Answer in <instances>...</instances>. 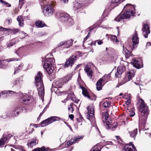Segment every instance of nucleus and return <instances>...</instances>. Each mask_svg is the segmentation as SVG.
I'll return each mask as SVG.
<instances>
[{"label": "nucleus", "mask_w": 151, "mask_h": 151, "mask_svg": "<svg viewBox=\"0 0 151 151\" xmlns=\"http://www.w3.org/2000/svg\"><path fill=\"white\" fill-rule=\"evenodd\" d=\"M94 26H93V27H91L88 28V29L89 30L90 32L91 31V30L93 29L94 28Z\"/></svg>", "instance_id": "338daca9"}, {"label": "nucleus", "mask_w": 151, "mask_h": 151, "mask_svg": "<svg viewBox=\"0 0 151 151\" xmlns=\"http://www.w3.org/2000/svg\"><path fill=\"white\" fill-rule=\"evenodd\" d=\"M139 105V110L141 113V115L146 118L148 114V108L144 102V101L140 99L138 103Z\"/></svg>", "instance_id": "423d86ee"}, {"label": "nucleus", "mask_w": 151, "mask_h": 151, "mask_svg": "<svg viewBox=\"0 0 151 151\" xmlns=\"http://www.w3.org/2000/svg\"><path fill=\"white\" fill-rule=\"evenodd\" d=\"M135 75V71L132 70H129L127 74V76L125 79L126 82L131 80Z\"/></svg>", "instance_id": "4be33fe9"}, {"label": "nucleus", "mask_w": 151, "mask_h": 151, "mask_svg": "<svg viewBox=\"0 0 151 151\" xmlns=\"http://www.w3.org/2000/svg\"><path fill=\"white\" fill-rule=\"evenodd\" d=\"M8 30H9L8 29L5 28L0 26V31H7Z\"/></svg>", "instance_id": "5fc2aeb1"}, {"label": "nucleus", "mask_w": 151, "mask_h": 151, "mask_svg": "<svg viewBox=\"0 0 151 151\" xmlns=\"http://www.w3.org/2000/svg\"><path fill=\"white\" fill-rule=\"evenodd\" d=\"M123 10L125 12L122 14H119L115 18V20L118 22L122 21L124 19L129 18L131 16H134L135 13L134 6L129 4L124 6Z\"/></svg>", "instance_id": "f257e3e1"}, {"label": "nucleus", "mask_w": 151, "mask_h": 151, "mask_svg": "<svg viewBox=\"0 0 151 151\" xmlns=\"http://www.w3.org/2000/svg\"><path fill=\"white\" fill-rule=\"evenodd\" d=\"M143 35L145 38L148 37V35L150 34V27L147 24H143L142 29Z\"/></svg>", "instance_id": "4468645a"}, {"label": "nucleus", "mask_w": 151, "mask_h": 151, "mask_svg": "<svg viewBox=\"0 0 151 151\" xmlns=\"http://www.w3.org/2000/svg\"><path fill=\"white\" fill-rule=\"evenodd\" d=\"M6 91H4L1 92L2 93V97L4 98H6L7 96V93L6 92Z\"/></svg>", "instance_id": "3c124183"}, {"label": "nucleus", "mask_w": 151, "mask_h": 151, "mask_svg": "<svg viewBox=\"0 0 151 151\" xmlns=\"http://www.w3.org/2000/svg\"><path fill=\"white\" fill-rule=\"evenodd\" d=\"M70 79L71 78L67 76L63 78L59 79L58 81H54L52 84V88H60L64 83L68 82Z\"/></svg>", "instance_id": "0eeeda50"}, {"label": "nucleus", "mask_w": 151, "mask_h": 151, "mask_svg": "<svg viewBox=\"0 0 151 151\" xmlns=\"http://www.w3.org/2000/svg\"><path fill=\"white\" fill-rule=\"evenodd\" d=\"M109 37L111 38V40L112 42L116 44L117 43L119 42V41L117 39L116 36L114 35H109Z\"/></svg>", "instance_id": "2f4dec72"}, {"label": "nucleus", "mask_w": 151, "mask_h": 151, "mask_svg": "<svg viewBox=\"0 0 151 151\" xmlns=\"http://www.w3.org/2000/svg\"><path fill=\"white\" fill-rule=\"evenodd\" d=\"M54 68H53V72L50 73H49L47 71V72L49 74V77L50 78V80H52L53 79H54L55 77V73L54 72H53V70Z\"/></svg>", "instance_id": "79ce46f5"}, {"label": "nucleus", "mask_w": 151, "mask_h": 151, "mask_svg": "<svg viewBox=\"0 0 151 151\" xmlns=\"http://www.w3.org/2000/svg\"><path fill=\"white\" fill-rule=\"evenodd\" d=\"M109 111V110H107L106 112L102 113L101 118L103 119L102 121L104 125L106 126V128L107 129H112L114 130L113 129L115 128L117 126V124L114 123L112 124H110L111 122V120L108 114V113Z\"/></svg>", "instance_id": "20e7f679"}, {"label": "nucleus", "mask_w": 151, "mask_h": 151, "mask_svg": "<svg viewBox=\"0 0 151 151\" xmlns=\"http://www.w3.org/2000/svg\"><path fill=\"white\" fill-rule=\"evenodd\" d=\"M35 24L36 26L38 28H42L46 26L44 22L42 21L38 20L36 21Z\"/></svg>", "instance_id": "393cba45"}, {"label": "nucleus", "mask_w": 151, "mask_h": 151, "mask_svg": "<svg viewBox=\"0 0 151 151\" xmlns=\"http://www.w3.org/2000/svg\"><path fill=\"white\" fill-rule=\"evenodd\" d=\"M105 76H103L102 78L100 79L96 83V88L97 90L100 91L101 89L102 86L106 83L104 81V78Z\"/></svg>", "instance_id": "f3484780"}, {"label": "nucleus", "mask_w": 151, "mask_h": 151, "mask_svg": "<svg viewBox=\"0 0 151 151\" xmlns=\"http://www.w3.org/2000/svg\"><path fill=\"white\" fill-rule=\"evenodd\" d=\"M100 150L98 149L97 146H95L93 147L90 150V151H100Z\"/></svg>", "instance_id": "8fccbe9b"}, {"label": "nucleus", "mask_w": 151, "mask_h": 151, "mask_svg": "<svg viewBox=\"0 0 151 151\" xmlns=\"http://www.w3.org/2000/svg\"><path fill=\"white\" fill-rule=\"evenodd\" d=\"M56 17L59 19V20L62 22H67L69 26L73 25L74 23V20L70 17L69 15L67 13L58 12L56 14Z\"/></svg>", "instance_id": "39448f33"}, {"label": "nucleus", "mask_w": 151, "mask_h": 151, "mask_svg": "<svg viewBox=\"0 0 151 151\" xmlns=\"http://www.w3.org/2000/svg\"><path fill=\"white\" fill-rule=\"evenodd\" d=\"M82 88V93L84 96L87 97L90 100H93V99L88 94L86 90L84 89L83 88Z\"/></svg>", "instance_id": "bb28decb"}, {"label": "nucleus", "mask_w": 151, "mask_h": 151, "mask_svg": "<svg viewBox=\"0 0 151 151\" xmlns=\"http://www.w3.org/2000/svg\"><path fill=\"white\" fill-rule=\"evenodd\" d=\"M6 92L7 93H12V94H13V93H15L14 92V91H9V90L8 91H6Z\"/></svg>", "instance_id": "052dcab7"}, {"label": "nucleus", "mask_w": 151, "mask_h": 151, "mask_svg": "<svg viewBox=\"0 0 151 151\" xmlns=\"http://www.w3.org/2000/svg\"><path fill=\"white\" fill-rule=\"evenodd\" d=\"M38 35L39 36L41 37L47 35V33L44 32H40L38 33Z\"/></svg>", "instance_id": "603ef678"}, {"label": "nucleus", "mask_w": 151, "mask_h": 151, "mask_svg": "<svg viewBox=\"0 0 151 151\" xmlns=\"http://www.w3.org/2000/svg\"><path fill=\"white\" fill-rule=\"evenodd\" d=\"M107 10H105L102 16L103 17L106 16L107 14Z\"/></svg>", "instance_id": "13d9d810"}, {"label": "nucleus", "mask_w": 151, "mask_h": 151, "mask_svg": "<svg viewBox=\"0 0 151 151\" xmlns=\"http://www.w3.org/2000/svg\"><path fill=\"white\" fill-rule=\"evenodd\" d=\"M14 43L13 42H10L8 45L7 47L12 46L14 45Z\"/></svg>", "instance_id": "0e129e2a"}, {"label": "nucleus", "mask_w": 151, "mask_h": 151, "mask_svg": "<svg viewBox=\"0 0 151 151\" xmlns=\"http://www.w3.org/2000/svg\"><path fill=\"white\" fill-rule=\"evenodd\" d=\"M11 116L12 117L17 116L18 114H17L16 111H15V108L11 112Z\"/></svg>", "instance_id": "09e8293b"}, {"label": "nucleus", "mask_w": 151, "mask_h": 151, "mask_svg": "<svg viewBox=\"0 0 151 151\" xmlns=\"http://www.w3.org/2000/svg\"><path fill=\"white\" fill-rule=\"evenodd\" d=\"M54 11V8L49 4L45 5L43 8V12L45 16H52Z\"/></svg>", "instance_id": "1a4fd4ad"}, {"label": "nucleus", "mask_w": 151, "mask_h": 151, "mask_svg": "<svg viewBox=\"0 0 151 151\" xmlns=\"http://www.w3.org/2000/svg\"><path fill=\"white\" fill-rule=\"evenodd\" d=\"M24 64L23 63H21L20 65L15 69V70L14 73V74L17 73L18 72V70L22 69L23 66Z\"/></svg>", "instance_id": "ea45409f"}, {"label": "nucleus", "mask_w": 151, "mask_h": 151, "mask_svg": "<svg viewBox=\"0 0 151 151\" xmlns=\"http://www.w3.org/2000/svg\"><path fill=\"white\" fill-rule=\"evenodd\" d=\"M116 59L115 56H114L111 55H106L104 60L108 63H112L114 62Z\"/></svg>", "instance_id": "5701e85b"}, {"label": "nucleus", "mask_w": 151, "mask_h": 151, "mask_svg": "<svg viewBox=\"0 0 151 151\" xmlns=\"http://www.w3.org/2000/svg\"><path fill=\"white\" fill-rule=\"evenodd\" d=\"M6 140V138L5 137H2V138L0 139V146H2L4 144Z\"/></svg>", "instance_id": "a19ab883"}, {"label": "nucleus", "mask_w": 151, "mask_h": 151, "mask_svg": "<svg viewBox=\"0 0 151 151\" xmlns=\"http://www.w3.org/2000/svg\"><path fill=\"white\" fill-rule=\"evenodd\" d=\"M83 136H76L74 138H72L67 142L68 145H71L73 144H74L77 142L80 141V140L83 139Z\"/></svg>", "instance_id": "6ab92c4d"}, {"label": "nucleus", "mask_w": 151, "mask_h": 151, "mask_svg": "<svg viewBox=\"0 0 151 151\" xmlns=\"http://www.w3.org/2000/svg\"><path fill=\"white\" fill-rule=\"evenodd\" d=\"M69 118L71 120L73 119L74 118V115L73 114H70L69 115Z\"/></svg>", "instance_id": "680f3d73"}, {"label": "nucleus", "mask_w": 151, "mask_h": 151, "mask_svg": "<svg viewBox=\"0 0 151 151\" xmlns=\"http://www.w3.org/2000/svg\"><path fill=\"white\" fill-rule=\"evenodd\" d=\"M103 106L105 108L108 107L110 109H112V106L111 105V103L108 101L104 102L103 104Z\"/></svg>", "instance_id": "f704fd0d"}, {"label": "nucleus", "mask_w": 151, "mask_h": 151, "mask_svg": "<svg viewBox=\"0 0 151 151\" xmlns=\"http://www.w3.org/2000/svg\"><path fill=\"white\" fill-rule=\"evenodd\" d=\"M79 54V56H81V53H80L79 51L76 52V54L72 55L69 59L67 60L65 65V67L71 66L75 62L76 60L78 57V55Z\"/></svg>", "instance_id": "6e6552de"}, {"label": "nucleus", "mask_w": 151, "mask_h": 151, "mask_svg": "<svg viewBox=\"0 0 151 151\" xmlns=\"http://www.w3.org/2000/svg\"><path fill=\"white\" fill-rule=\"evenodd\" d=\"M31 96L26 93H22L21 96V102L24 104H27L30 103L32 101Z\"/></svg>", "instance_id": "9b49d317"}, {"label": "nucleus", "mask_w": 151, "mask_h": 151, "mask_svg": "<svg viewBox=\"0 0 151 151\" xmlns=\"http://www.w3.org/2000/svg\"><path fill=\"white\" fill-rule=\"evenodd\" d=\"M42 74L39 72L35 78V83L38 91L39 96L42 99L45 94L44 86L42 79Z\"/></svg>", "instance_id": "7ed1b4c3"}, {"label": "nucleus", "mask_w": 151, "mask_h": 151, "mask_svg": "<svg viewBox=\"0 0 151 151\" xmlns=\"http://www.w3.org/2000/svg\"><path fill=\"white\" fill-rule=\"evenodd\" d=\"M48 148H46L45 146H43L41 148L37 147L34 149L32 151H47Z\"/></svg>", "instance_id": "72a5a7b5"}, {"label": "nucleus", "mask_w": 151, "mask_h": 151, "mask_svg": "<svg viewBox=\"0 0 151 151\" xmlns=\"http://www.w3.org/2000/svg\"><path fill=\"white\" fill-rule=\"evenodd\" d=\"M60 119V117L56 116H52L43 121L41 123V125L42 127H44L47 126L54 122L56 121H59Z\"/></svg>", "instance_id": "9d476101"}, {"label": "nucleus", "mask_w": 151, "mask_h": 151, "mask_svg": "<svg viewBox=\"0 0 151 151\" xmlns=\"http://www.w3.org/2000/svg\"><path fill=\"white\" fill-rule=\"evenodd\" d=\"M12 31L14 34H15L19 31V29H14Z\"/></svg>", "instance_id": "bf43d9fd"}, {"label": "nucleus", "mask_w": 151, "mask_h": 151, "mask_svg": "<svg viewBox=\"0 0 151 151\" xmlns=\"http://www.w3.org/2000/svg\"><path fill=\"white\" fill-rule=\"evenodd\" d=\"M97 43L99 45H101L103 43V41L102 40H96Z\"/></svg>", "instance_id": "6e6d98bb"}, {"label": "nucleus", "mask_w": 151, "mask_h": 151, "mask_svg": "<svg viewBox=\"0 0 151 151\" xmlns=\"http://www.w3.org/2000/svg\"><path fill=\"white\" fill-rule=\"evenodd\" d=\"M40 4L41 6H42L46 3L45 0H39Z\"/></svg>", "instance_id": "864d4df0"}, {"label": "nucleus", "mask_w": 151, "mask_h": 151, "mask_svg": "<svg viewBox=\"0 0 151 151\" xmlns=\"http://www.w3.org/2000/svg\"><path fill=\"white\" fill-rule=\"evenodd\" d=\"M25 49L24 47H20L16 51V52L17 55H20L22 54L25 51Z\"/></svg>", "instance_id": "cd10ccee"}, {"label": "nucleus", "mask_w": 151, "mask_h": 151, "mask_svg": "<svg viewBox=\"0 0 151 151\" xmlns=\"http://www.w3.org/2000/svg\"><path fill=\"white\" fill-rule=\"evenodd\" d=\"M53 55L51 53L47 55L45 60L43 62L44 68L49 73L53 72V69L55 65V60L53 58Z\"/></svg>", "instance_id": "f03ea898"}, {"label": "nucleus", "mask_w": 151, "mask_h": 151, "mask_svg": "<svg viewBox=\"0 0 151 151\" xmlns=\"http://www.w3.org/2000/svg\"><path fill=\"white\" fill-rule=\"evenodd\" d=\"M24 109V108L17 107L15 108V111H16L17 114H18L19 113L21 112Z\"/></svg>", "instance_id": "58836bf2"}, {"label": "nucleus", "mask_w": 151, "mask_h": 151, "mask_svg": "<svg viewBox=\"0 0 151 151\" xmlns=\"http://www.w3.org/2000/svg\"><path fill=\"white\" fill-rule=\"evenodd\" d=\"M87 44L90 45H92V41H90V42H87Z\"/></svg>", "instance_id": "774afa93"}, {"label": "nucleus", "mask_w": 151, "mask_h": 151, "mask_svg": "<svg viewBox=\"0 0 151 151\" xmlns=\"http://www.w3.org/2000/svg\"><path fill=\"white\" fill-rule=\"evenodd\" d=\"M125 70V67L124 66H119L117 69V71L115 73V77L120 78L123 73Z\"/></svg>", "instance_id": "a211bd4d"}, {"label": "nucleus", "mask_w": 151, "mask_h": 151, "mask_svg": "<svg viewBox=\"0 0 151 151\" xmlns=\"http://www.w3.org/2000/svg\"><path fill=\"white\" fill-rule=\"evenodd\" d=\"M124 116H122L120 118V122L122 123L121 124L125 125L126 124V121H127L128 119L127 117L124 118Z\"/></svg>", "instance_id": "4c0bfd02"}, {"label": "nucleus", "mask_w": 151, "mask_h": 151, "mask_svg": "<svg viewBox=\"0 0 151 151\" xmlns=\"http://www.w3.org/2000/svg\"><path fill=\"white\" fill-rule=\"evenodd\" d=\"M24 3V0H19L18 7L20 9H21L22 6H23Z\"/></svg>", "instance_id": "a18cd8bd"}, {"label": "nucleus", "mask_w": 151, "mask_h": 151, "mask_svg": "<svg viewBox=\"0 0 151 151\" xmlns=\"http://www.w3.org/2000/svg\"><path fill=\"white\" fill-rule=\"evenodd\" d=\"M133 66L138 69H139L143 67V64L141 61H138V59H133L131 62Z\"/></svg>", "instance_id": "aec40b11"}, {"label": "nucleus", "mask_w": 151, "mask_h": 151, "mask_svg": "<svg viewBox=\"0 0 151 151\" xmlns=\"http://www.w3.org/2000/svg\"><path fill=\"white\" fill-rule=\"evenodd\" d=\"M17 20L19 23V25L20 26L22 27L23 25V20L22 18V17L20 16L18 17L17 18Z\"/></svg>", "instance_id": "c9c22d12"}, {"label": "nucleus", "mask_w": 151, "mask_h": 151, "mask_svg": "<svg viewBox=\"0 0 151 151\" xmlns=\"http://www.w3.org/2000/svg\"><path fill=\"white\" fill-rule=\"evenodd\" d=\"M107 145H112L113 143L111 142H107L106 143Z\"/></svg>", "instance_id": "69168bd1"}, {"label": "nucleus", "mask_w": 151, "mask_h": 151, "mask_svg": "<svg viewBox=\"0 0 151 151\" xmlns=\"http://www.w3.org/2000/svg\"><path fill=\"white\" fill-rule=\"evenodd\" d=\"M123 51H124L125 57L128 58H129L132 55V53L131 52L129 51L126 48H124L123 49Z\"/></svg>", "instance_id": "c85d7f7f"}, {"label": "nucleus", "mask_w": 151, "mask_h": 151, "mask_svg": "<svg viewBox=\"0 0 151 151\" xmlns=\"http://www.w3.org/2000/svg\"><path fill=\"white\" fill-rule=\"evenodd\" d=\"M124 151H137V150L134 145L130 142L129 144L125 145Z\"/></svg>", "instance_id": "412c9836"}, {"label": "nucleus", "mask_w": 151, "mask_h": 151, "mask_svg": "<svg viewBox=\"0 0 151 151\" xmlns=\"http://www.w3.org/2000/svg\"><path fill=\"white\" fill-rule=\"evenodd\" d=\"M23 76H21L14 81L13 82V87L20 88L23 85Z\"/></svg>", "instance_id": "f8f14e48"}, {"label": "nucleus", "mask_w": 151, "mask_h": 151, "mask_svg": "<svg viewBox=\"0 0 151 151\" xmlns=\"http://www.w3.org/2000/svg\"><path fill=\"white\" fill-rule=\"evenodd\" d=\"M104 76H105V78H104V81L106 82L108 81L109 79L110 78L111 76L109 74L105 75Z\"/></svg>", "instance_id": "de8ad7c7"}, {"label": "nucleus", "mask_w": 151, "mask_h": 151, "mask_svg": "<svg viewBox=\"0 0 151 151\" xmlns=\"http://www.w3.org/2000/svg\"><path fill=\"white\" fill-rule=\"evenodd\" d=\"M0 1L5 6H6L7 7H11V5L10 4L6 2H5L3 0H0Z\"/></svg>", "instance_id": "49530a36"}, {"label": "nucleus", "mask_w": 151, "mask_h": 151, "mask_svg": "<svg viewBox=\"0 0 151 151\" xmlns=\"http://www.w3.org/2000/svg\"><path fill=\"white\" fill-rule=\"evenodd\" d=\"M37 144L36 139H34L29 142L27 145L28 146L31 148H32L33 146H34Z\"/></svg>", "instance_id": "473e14b6"}, {"label": "nucleus", "mask_w": 151, "mask_h": 151, "mask_svg": "<svg viewBox=\"0 0 151 151\" xmlns=\"http://www.w3.org/2000/svg\"><path fill=\"white\" fill-rule=\"evenodd\" d=\"M132 46L134 48H136L139 43V38L136 32H135L133 35L132 39Z\"/></svg>", "instance_id": "2eb2a0df"}, {"label": "nucleus", "mask_w": 151, "mask_h": 151, "mask_svg": "<svg viewBox=\"0 0 151 151\" xmlns=\"http://www.w3.org/2000/svg\"><path fill=\"white\" fill-rule=\"evenodd\" d=\"M84 70L87 73L88 76L90 78H91L92 76V72L91 69L87 66L85 68Z\"/></svg>", "instance_id": "a878e982"}, {"label": "nucleus", "mask_w": 151, "mask_h": 151, "mask_svg": "<svg viewBox=\"0 0 151 151\" xmlns=\"http://www.w3.org/2000/svg\"><path fill=\"white\" fill-rule=\"evenodd\" d=\"M73 103H71L68 108V110L70 113H72L73 111Z\"/></svg>", "instance_id": "37998d69"}, {"label": "nucleus", "mask_w": 151, "mask_h": 151, "mask_svg": "<svg viewBox=\"0 0 151 151\" xmlns=\"http://www.w3.org/2000/svg\"><path fill=\"white\" fill-rule=\"evenodd\" d=\"M124 0H112L111 4H119L122 2Z\"/></svg>", "instance_id": "c03bdc74"}, {"label": "nucleus", "mask_w": 151, "mask_h": 151, "mask_svg": "<svg viewBox=\"0 0 151 151\" xmlns=\"http://www.w3.org/2000/svg\"><path fill=\"white\" fill-rule=\"evenodd\" d=\"M73 40H70L65 42H60L58 45V46H63L64 48H68L73 44Z\"/></svg>", "instance_id": "dca6fc26"}, {"label": "nucleus", "mask_w": 151, "mask_h": 151, "mask_svg": "<svg viewBox=\"0 0 151 151\" xmlns=\"http://www.w3.org/2000/svg\"><path fill=\"white\" fill-rule=\"evenodd\" d=\"M87 109L88 110V114L87 115V118L90 119L93 118L94 116V106L93 104H91L88 106Z\"/></svg>", "instance_id": "ddd939ff"}, {"label": "nucleus", "mask_w": 151, "mask_h": 151, "mask_svg": "<svg viewBox=\"0 0 151 151\" xmlns=\"http://www.w3.org/2000/svg\"><path fill=\"white\" fill-rule=\"evenodd\" d=\"M137 132V129H136L134 130L133 131L129 132V134L130 136L134 138V139H135V137L136 136Z\"/></svg>", "instance_id": "c756f323"}, {"label": "nucleus", "mask_w": 151, "mask_h": 151, "mask_svg": "<svg viewBox=\"0 0 151 151\" xmlns=\"http://www.w3.org/2000/svg\"><path fill=\"white\" fill-rule=\"evenodd\" d=\"M19 60V59H17L16 58H11L9 59H8L5 60H4L2 61H1L0 60V68H5V66H4L3 64H5L6 63V62H9L15 61V60Z\"/></svg>", "instance_id": "b1692460"}, {"label": "nucleus", "mask_w": 151, "mask_h": 151, "mask_svg": "<svg viewBox=\"0 0 151 151\" xmlns=\"http://www.w3.org/2000/svg\"><path fill=\"white\" fill-rule=\"evenodd\" d=\"M135 114V113L132 111H129V116L130 117H133Z\"/></svg>", "instance_id": "4d7b16f0"}, {"label": "nucleus", "mask_w": 151, "mask_h": 151, "mask_svg": "<svg viewBox=\"0 0 151 151\" xmlns=\"http://www.w3.org/2000/svg\"><path fill=\"white\" fill-rule=\"evenodd\" d=\"M82 6L81 4L78 2H76L74 4V9L75 10L78 11Z\"/></svg>", "instance_id": "7c9ffc66"}, {"label": "nucleus", "mask_w": 151, "mask_h": 151, "mask_svg": "<svg viewBox=\"0 0 151 151\" xmlns=\"http://www.w3.org/2000/svg\"><path fill=\"white\" fill-rule=\"evenodd\" d=\"M90 34V32H88L87 35L84 39L83 42H85L86 40L87 37H89V35Z\"/></svg>", "instance_id": "e2e57ef3"}, {"label": "nucleus", "mask_w": 151, "mask_h": 151, "mask_svg": "<svg viewBox=\"0 0 151 151\" xmlns=\"http://www.w3.org/2000/svg\"><path fill=\"white\" fill-rule=\"evenodd\" d=\"M127 96L125 95L124 97L125 98L127 99V101H126V104L127 105H129L130 104V97L129 94H127Z\"/></svg>", "instance_id": "e433bc0d"}]
</instances>
